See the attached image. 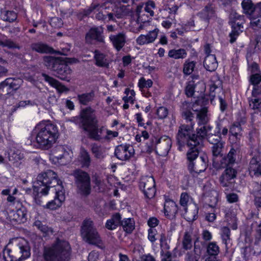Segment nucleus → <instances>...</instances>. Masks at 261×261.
Returning <instances> with one entry per match:
<instances>
[{"instance_id":"obj_17","label":"nucleus","mask_w":261,"mask_h":261,"mask_svg":"<svg viewBox=\"0 0 261 261\" xmlns=\"http://www.w3.org/2000/svg\"><path fill=\"white\" fill-rule=\"evenodd\" d=\"M239 152L238 148L231 147L227 156L222 158L220 165H215V166L218 168H225L226 166H232L236 163Z\"/></svg>"},{"instance_id":"obj_3","label":"nucleus","mask_w":261,"mask_h":261,"mask_svg":"<svg viewBox=\"0 0 261 261\" xmlns=\"http://www.w3.org/2000/svg\"><path fill=\"white\" fill-rule=\"evenodd\" d=\"M36 140L40 147L48 149L56 142L59 134L56 125L49 122H42L35 127Z\"/></svg>"},{"instance_id":"obj_55","label":"nucleus","mask_w":261,"mask_h":261,"mask_svg":"<svg viewBox=\"0 0 261 261\" xmlns=\"http://www.w3.org/2000/svg\"><path fill=\"white\" fill-rule=\"evenodd\" d=\"M125 94L126 96L123 97V100L125 103H128L129 101L133 103L134 100V96L135 92L134 90H130L128 88H126L125 90Z\"/></svg>"},{"instance_id":"obj_46","label":"nucleus","mask_w":261,"mask_h":261,"mask_svg":"<svg viewBox=\"0 0 261 261\" xmlns=\"http://www.w3.org/2000/svg\"><path fill=\"white\" fill-rule=\"evenodd\" d=\"M206 252L210 255L217 256L220 252L219 247L216 242H210L207 246Z\"/></svg>"},{"instance_id":"obj_47","label":"nucleus","mask_w":261,"mask_h":261,"mask_svg":"<svg viewBox=\"0 0 261 261\" xmlns=\"http://www.w3.org/2000/svg\"><path fill=\"white\" fill-rule=\"evenodd\" d=\"M12 93V90L5 80L0 84V97H4Z\"/></svg>"},{"instance_id":"obj_12","label":"nucleus","mask_w":261,"mask_h":261,"mask_svg":"<svg viewBox=\"0 0 261 261\" xmlns=\"http://www.w3.org/2000/svg\"><path fill=\"white\" fill-rule=\"evenodd\" d=\"M199 75H193L192 76L193 80L188 82L185 89V94L188 97H194L195 96L196 93H202L203 92L204 88L203 83H196L194 80L199 79Z\"/></svg>"},{"instance_id":"obj_27","label":"nucleus","mask_w":261,"mask_h":261,"mask_svg":"<svg viewBox=\"0 0 261 261\" xmlns=\"http://www.w3.org/2000/svg\"><path fill=\"white\" fill-rule=\"evenodd\" d=\"M12 219L19 223H24L27 221V211L24 207L17 209L12 213L10 216Z\"/></svg>"},{"instance_id":"obj_49","label":"nucleus","mask_w":261,"mask_h":261,"mask_svg":"<svg viewBox=\"0 0 261 261\" xmlns=\"http://www.w3.org/2000/svg\"><path fill=\"white\" fill-rule=\"evenodd\" d=\"M206 137L207 141L212 145L223 142L221 136L218 134L210 133Z\"/></svg>"},{"instance_id":"obj_48","label":"nucleus","mask_w":261,"mask_h":261,"mask_svg":"<svg viewBox=\"0 0 261 261\" xmlns=\"http://www.w3.org/2000/svg\"><path fill=\"white\" fill-rule=\"evenodd\" d=\"M65 150L62 146H58L52 151V156L54 159L57 160L62 159L64 155Z\"/></svg>"},{"instance_id":"obj_9","label":"nucleus","mask_w":261,"mask_h":261,"mask_svg":"<svg viewBox=\"0 0 261 261\" xmlns=\"http://www.w3.org/2000/svg\"><path fill=\"white\" fill-rule=\"evenodd\" d=\"M76 178L77 186L80 192L85 195H88L91 192L90 178L88 174L81 170H76L73 173Z\"/></svg>"},{"instance_id":"obj_2","label":"nucleus","mask_w":261,"mask_h":261,"mask_svg":"<svg viewBox=\"0 0 261 261\" xmlns=\"http://www.w3.org/2000/svg\"><path fill=\"white\" fill-rule=\"evenodd\" d=\"M30 255L29 243L23 238L12 239L3 250V258L5 261H20Z\"/></svg>"},{"instance_id":"obj_51","label":"nucleus","mask_w":261,"mask_h":261,"mask_svg":"<svg viewBox=\"0 0 261 261\" xmlns=\"http://www.w3.org/2000/svg\"><path fill=\"white\" fill-rule=\"evenodd\" d=\"M160 246L161 251V252H164L165 251H168L170 249V246L167 242V238L164 233L160 235Z\"/></svg>"},{"instance_id":"obj_44","label":"nucleus","mask_w":261,"mask_h":261,"mask_svg":"<svg viewBox=\"0 0 261 261\" xmlns=\"http://www.w3.org/2000/svg\"><path fill=\"white\" fill-rule=\"evenodd\" d=\"M1 17L4 21L13 22L17 17V14L13 11H4L1 12Z\"/></svg>"},{"instance_id":"obj_32","label":"nucleus","mask_w":261,"mask_h":261,"mask_svg":"<svg viewBox=\"0 0 261 261\" xmlns=\"http://www.w3.org/2000/svg\"><path fill=\"white\" fill-rule=\"evenodd\" d=\"M224 142H221L219 143H217L216 144H213L212 147V152L213 154V164L217 165V161H216V158L218 157H222V149L224 147Z\"/></svg>"},{"instance_id":"obj_60","label":"nucleus","mask_w":261,"mask_h":261,"mask_svg":"<svg viewBox=\"0 0 261 261\" xmlns=\"http://www.w3.org/2000/svg\"><path fill=\"white\" fill-rule=\"evenodd\" d=\"M261 82V75L258 73H255L251 75L250 77V82L253 86L258 85Z\"/></svg>"},{"instance_id":"obj_10","label":"nucleus","mask_w":261,"mask_h":261,"mask_svg":"<svg viewBox=\"0 0 261 261\" xmlns=\"http://www.w3.org/2000/svg\"><path fill=\"white\" fill-rule=\"evenodd\" d=\"M139 187L146 198L151 199L154 197L156 190L155 181L152 176L142 177L140 180Z\"/></svg>"},{"instance_id":"obj_4","label":"nucleus","mask_w":261,"mask_h":261,"mask_svg":"<svg viewBox=\"0 0 261 261\" xmlns=\"http://www.w3.org/2000/svg\"><path fill=\"white\" fill-rule=\"evenodd\" d=\"M80 126L85 131L88 133L90 138L95 141H99L101 139L102 128H99L94 110L90 107L82 111Z\"/></svg>"},{"instance_id":"obj_7","label":"nucleus","mask_w":261,"mask_h":261,"mask_svg":"<svg viewBox=\"0 0 261 261\" xmlns=\"http://www.w3.org/2000/svg\"><path fill=\"white\" fill-rule=\"evenodd\" d=\"M71 248L68 242L58 240L51 247L45 248L44 251L45 261H69Z\"/></svg>"},{"instance_id":"obj_41","label":"nucleus","mask_w":261,"mask_h":261,"mask_svg":"<svg viewBox=\"0 0 261 261\" xmlns=\"http://www.w3.org/2000/svg\"><path fill=\"white\" fill-rule=\"evenodd\" d=\"M182 248L186 250H190L192 247V236L189 232H185L182 240Z\"/></svg>"},{"instance_id":"obj_61","label":"nucleus","mask_w":261,"mask_h":261,"mask_svg":"<svg viewBox=\"0 0 261 261\" xmlns=\"http://www.w3.org/2000/svg\"><path fill=\"white\" fill-rule=\"evenodd\" d=\"M155 7V3L153 1H148L146 3L144 9L146 12L150 14V16H152L154 15L152 9H154Z\"/></svg>"},{"instance_id":"obj_19","label":"nucleus","mask_w":261,"mask_h":261,"mask_svg":"<svg viewBox=\"0 0 261 261\" xmlns=\"http://www.w3.org/2000/svg\"><path fill=\"white\" fill-rule=\"evenodd\" d=\"M109 39L113 46L119 51L124 46L126 42V35L123 32L116 34H111Z\"/></svg>"},{"instance_id":"obj_21","label":"nucleus","mask_w":261,"mask_h":261,"mask_svg":"<svg viewBox=\"0 0 261 261\" xmlns=\"http://www.w3.org/2000/svg\"><path fill=\"white\" fill-rule=\"evenodd\" d=\"M159 32V29H155L150 31L146 35H141L136 39L137 44L142 45L153 42L156 38Z\"/></svg>"},{"instance_id":"obj_15","label":"nucleus","mask_w":261,"mask_h":261,"mask_svg":"<svg viewBox=\"0 0 261 261\" xmlns=\"http://www.w3.org/2000/svg\"><path fill=\"white\" fill-rule=\"evenodd\" d=\"M226 169L220 176L219 181L224 187H227L231 184L230 180L237 176V171L232 166H226Z\"/></svg>"},{"instance_id":"obj_30","label":"nucleus","mask_w":261,"mask_h":261,"mask_svg":"<svg viewBox=\"0 0 261 261\" xmlns=\"http://www.w3.org/2000/svg\"><path fill=\"white\" fill-rule=\"evenodd\" d=\"M121 217L119 213H116L113 215L112 218L107 220L106 227L109 230H113L117 227L120 225L121 222Z\"/></svg>"},{"instance_id":"obj_62","label":"nucleus","mask_w":261,"mask_h":261,"mask_svg":"<svg viewBox=\"0 0 261 261\" xmlns=\"http://www.w3.org/2000/svg\"><path fill=\"white\" fill-rule=\"evenodd\" d=\"M254 203L258 211L261 210V190H258L256 193Z\"/></svg>"},{"instance_id":"obj_56","label":"nucleus","mask_w":261,"mask_h":261,"mask_svg":"<svg viewBox=\"0 0 261 261\" xmlns=\"http://www.w3.org/2000/svg\"><path fill=\"white\" fill-rule=\"evenodd\" d=\"M100 6V4L98 3L93 2L90 6L83 10V14L84 16H88L94 10L97 9L99 10L98 8Z\"/></svg>"},{"instance_id":"obj_28","label":"nucleus","mask_w":261,"mask_h":261,"mask_svg":"<svg viewBox=\"0 0 261 261\" xmlns=\"http://www.w3.org/2000/svg\"><path fill=\"white\" fill-rule=\"evenodd\" d=\"M31 48L33 50L40 54L53 53L54 52V50L51 47L42 42L32 43L31 45Z\"/></svg>"},{"instance_id":"obj_63","label":"nucleus","mask_w":261,"mask_h":261,"mask_svg":"<svg viewBox=\"0 0 261 261\" xmlns=\"http://www.w3.org/2000/svg\"><path fill=\"white\" fill-rule=\"evenodd\" d=\"M199 258V253H194L193 252H189L186 254V259L188 261H198Z\"/></svg>"},{"instance_id":"obj_22","label":"nucleus","mask_w":261,"mask_h":261,"mask_svg":"<svg viewBox=\"0 0 261 261\" xmlns=\"http://www.w3.org/2000/svg\"><path fill=\"white\" fill-rule=\"evenodd\" d=\"M248 171L249 175L253 177H261V163L253 157L250 161Z\"/></svg>"},{"instance_id":"obj_26","label":"nucleus","mask_w":261,"mask_h":261,"mask_svg":"<svg viewBox=\"0 0 261 261\" xmlns=\"http://www.w3.org/2000/svg\"><path fill=\"white\" fill-rule=\"evenodd\" d=\"M203 65L205 68L210 72L215 71L218 67L216 58L214 55H208L205 58Z\"/></svg>"},{"instance_id":"obj_53","label":"nucleus","mask_w":261,"mask_h":261,"mask_svg":"<svg viewBox=\"0 0 261 261\" xmlns=\"http://www.w3.org/2000/svg\"><path fill=\"white\" fill-rule=\"evenodd\" d=\"M216 92H219L220 94L223 95V90L219 88L216 85L213 84L210 86V94L209 96L211 101H212L215 97H217L216 95Z\"/></svg>"},{"instance_id":"obj_57","label":"nucleus","mask_w":261,"mask_h":261,"mask_svg":"<svg viewBox=\"0 0 261 261\" xmlns=\"http://www.w3.org/2000/svg\"><path fill=\"white\" fill-rule=\"evenodd\" d=\"M156 114L160 119H164L168 114V110L164 107H160L156 110Z\"/></svg>"},{"instance_id":"obj_29","label":"nucleus","mask_w":261,"mask_h":261,"mask_svg":"<svg viewBox=\"0 0 261 261\" xmlns=\"http://www.w3.org/2000/svg\"><path fill=\"white\" fill-rule=\"evenodd\" d=\"M45 66L47 69L55 71L61 60L60 58H56L52 56H45L43 58Z\"/></svg>"},{"instance_id":"obj_40","label":"nucleus","mask_w":261,"mask_h":261,"mask_svg":"<svg viewBox=\"0 0 261 261\" xmlns=\"http://www.w3.org/2000/svg\"><path fill=\"white\" fill-rule=\"evenodd\" d=\"M242 6L245 14L251 15L255 11V6H254L251 0H243L242 2Z\"/></svg>"},{"instance_id":"obj_43","label":"nucleus","mask_w":261,"mask_h":261,"mask_svg":"<svg viewBox=\"0 0 261 261\" xmlns=\"http://www.w3.org/2000/svg\"><path fill=\"white\" fill-rule=\"evenodd\" d=\"M242 128L239 123L233 124L229 128V133L235 138L236 140H239L241 137Z\"/></svg>"},{"instance_id":"obj_11","label":"nucleus","mask_w":261,"mask_h":261,"mask_svg":"<svg viewBox=\"0 0 261 261\" xmlns=\"http://www.w3.org/2000/svg\"><path fill=\"white\" fill-rule=\"evenodd\" d=\"M103 32V29L101 27L91 28L86 35V42L90 44L95 42L105 43L104 36L102 35Z\"/></svg>"},{"instance_id":"obj_8","label":"nucleus","mask_w":261,"mask_h":261,"mask_svg":"<svg viewBox=\"0 0 261 261\" xmlns=\"http://www.w3.org/2000/svg\"><path fill=\"white\" fill-rule=\"evenodd\" d=\"M81 233L83 240L89 244L98 246L101 244V237L94 226L93 221L90 219L85 220L83 222Z\"/></svg>"},{"instance_id":"obj_50","label":"nucleus","mask_w":261,"mask_h":261,"mask_svg":"<svg viewBox=\"0 0 261 261\" xmlns=\"http://www.w3.org/2000/svg\"><path fill=\"white\" fill-rule=\"evenodd\" d=\"M195 63L193 62H186L184 65L183 72L186 75L191 74L194 71Z\"/></svg>"},{"instance_id":"obj_33","label":"nucleus","mask_w":261,"mask_h":261,"mask_svg":"<svg viewBox=\"0 0 261 261\" xmlns=\"http://www.w3.org/2000/svg\"><path fill=\"white\" fill-rule=\"evenodd\" d=\"M91 151L94 157L99 160L103 159L105 158L106 149L105 147L98 145L96 143L91 145Z\"/></svg>"},{"instance_id":"obj_52","label":"nucleus","mask_w":261,"mask_h":261,"mask_svg":"<svg viewBox=\"0 0 261 261\" xmlns=\"http://www.w3.org/2000/svg\"><path fill=\"white\" fill-rule=\"evenodd\" d=\"M249 106L253 110L259 111L261 108V99L252 97L249 99Z\"/></svg>"},{"instance_id":"obj_54","label":"nucleus","mask_w":261,"mask_h":261,"mask_svg":"<svg viewBox=\"0 0 261 261\" xmlns=\"http://www.w3.org/2000/svg\"><path fill=\"white\" fill-rule=\"evenodd\" d=\"M8 158L10 161L17 162L21 159V156L19 153V151H15L14 150L10 149L8 152Z\"/></svg>"},{"instance_id":"obj_5","label":"nucleus","mask_w":261,"mask_h":261,"mask_svg":"<svg viewBox=\"0 0 261 261\" xmlns=\"http://www.w3.org/2000/svg\"><path fill=\"white\" fill-rule=\"evenodd\" d=\"M186 146L188 147L186 153L188 170L191 173H199L205 170L208 162L206 155H201L198 158L199 152L203 147L186 143Z\"/></svg>"},{"instance_id":"obj_31","label":"nucleus","mask_w":261,"mask_h":261,"mask_svg":"<svg viewBox=\"0 0 261 261\" xmlns=\"http://www.w3.org/2000/svg\"><path fill=\"white\" fill-rule=\"evenodd\" d=\"M79 161L83 167L88 168L91 164V157L89 152L83 147L80 150Z\"/></svg>"},{"instance_id":"obj_35","label":"nucleus","mask_w":261,"mask_h":261,"mask_svg":"<svg viewBox=\"0 0 261 261\" xmlns=\"http://www.w3.org/2000/svg\"><path fill=\"white\" fill-rule=\"evenodd\" d=\"M121 226L126 232L130 233L135 229V221L132 218H125L121 220Z\"/></svg>"},{"instance_id":"obj_36","label":"nucleus","mask_w":261,"mask_h":261,"mask_svg":"<svg viewBox=\"0 0 261 261\" xmlns=\"http://www.w3.org/2000/svg\"><path fill=\"white\" fill-rule=\"evenodd\" d=\"M187 55L185 49L180 48L178 49H171L169 51L168 56L174 59H184Z\"/></svg>"},{"instance_id":"obj_20","label":"nucleus","mask_w":261,"mask_h":261,"mask_svg":"<svg viewBox=\"0 0 261 261\" xmlns=\"http://www.w3.org/2000/svg\"><path fill=\"white\" fill-rule=\"evenodd\" d=\"M55 72H56V75L61 80H68L71 70L64 61H62Z\"/></svg>"},{"instance_id":"obj_39","label":"nucleus","mask_w":261,"mask_h":261,"mask_svg":"<svg viewBox=\"0 0 261 261\" xmlns=\"http://www.w3.org/2000/svg\"><path fill=\"white\" fill-rule=\"evenodd\" d=\"M99 8H101L100 11L103 13L105 17L107 19V21H116V17L119 18L118 14H116L113 12H109L107 10V8L105 7L104 5H100Z\"/></svg>"},{"instance_id":"obj_42","label":"nucleus","mask_w":261,"mask_h":261,"mask_svg":"<svg viewBox=\"0 0 261 261\" xmlns=\"http://www.w3.org/2000/svg\"><path fill=\"white\" fill-rule=\"evenodd\" d=\"M221 237L223 243L227 248V245L230 242V230L227 227H223L221 229Z\"/></svg>"},{"instance_id":"obj_59","label":"nucleus","mask_w":261,"mask_h":261,"mask_svg":"<svg viewBox=\"0 0 261 261\" xmlns=\"http://www.w3.org/2000/svg\"><path fill=\"white\" fill-rule=\"evenodd\" d=\"M251 26L255 30L261 29V15L257 18H253L251 20Z\"/></svg>"},{"instance_id":"obj_64","label":"nucleus","mask_w":261,"mask_h":261,"mask_svg":"<svg viewBox=\"0 0 261 261\" xmlns=\"http://www.w3.org/2000/svg\"><path fill=\"white\" fill-rule=\"evenodd\" d=\"M94 182L95 186L98 187V190L101 192L104 189V184L103 181L99 177H95Z\"/></svg>"},{"instance_id":"obj_24","label":"nucleus","mask_w":261,"mask_h":261,"mask_svg":"<svg viewBox=\"0 0 261 261\" xmlns=\"http://www.w3.org/2000/svg\"><path fill=\"white\" fill-rule=\"evenodd\" d=\"M42 75L46 82H48L52 87L55 88L60 93L66 92L69 90L67 88L53 77L49 76L45 73H42Z\"/></svg>"},{"instance_id":"obj_37","label":"nucleus","mask_w":261,"mask_h":261,"mask_svg":"<svg viewBox=\"0 0 261 261\" xmlns=\"http://www.w3.org/2000/svg\"><path fill=\"white\" fill-rule=\"evenodd\" d=\"M12 92L18 89L23 83L21 79L7 78L5 80Z\"/></svg>"},{"instance_id":"obj_23","label":"nucleus","mask_w":261,"mask_h":261,"mask_svg":"<svg viewBox=\"0 0 261 261\" xmlns=\"http://www.w3.org/2000/svg\"><path fill=\"white\" fill-rule=\"evenodd\" d=\"M239 20L238 21L234 20L233 23H231L232 31L230 33V37L231 38L230 42L233 43L235 41L236 37L239 34V31L241 29L243 28L242 25L245 22L244 16L239 17Z\"/></svg>"},{"instance_id":"obj_14","label":"nucleus","mask_w":261,"mask_h":261,"mask_svg":"<svg viewBox=\"0 0 261 261\" xmlns=\"http://www.w3.org/2000/svg\"><path fill=\"white\" fill-rule=\"evenodd\" d=\"M52 193H55L56 196L54 200L48 202L46 207L50 210H55L61 206L62 203L65 200V196L64 190L62 186H58L56 189H53Z\"/></svg>"},{"instance_id":"obj_1","label":"nucleus","mask_w":261,"mask_h":261,"mask_svg":"<svg viewBox=\"0 0 261 261\" xmlns=\"http://www.w3.org/2000/svg\"><path fill=\"white\" fill-rule=\"evenodd\" d=\"M194 105L185 101L181 108L182 118L190 124H181L176 135L178 149L182 151L186 143L203 147V140L210 134L212 127L206 124L208 121L207 109H194Z\"/></svg>"},{"instance_id":"obj_38","label":"nucleus","mask_w":261,"mask_h":261,"mask_svg":"<svg viewBox=\"0 0 261 261\" xmlns=\"http://www.w3.org/2000/svg\"><path fill=\"white\" fill-rule=\"evenodd\" d=\"M94 93L93 92H91L79 95L77 96V98L80 103L84 105H87L94 99Z\"/></svg>"},{"instance_id":"obj_34","label":"nucleus","mask_w":261,"mask_h":261,"mask_svg":"<svg viewBox=\"0 0 261 261\" xmlns=\"http://www.w3.org/2000/svg\"><path fill=\"white\" fill-rule=\"evenodd\" d=\"M201 14L203 18L207 20L216 18L215 8L212 4L206 5L202 11Z\"/></svg>"},{"instance_id":"obj_6","label":"nucleus","mask_w":261,"mask_h":261,"mask_svg":"<svg viewBox=\"0 0 261 261\" xmlns=\"http://www.w3.org/2000/svg\"><path fill=\"white\" fill-rule=\"evenodd\" d=\"M58 185L62 186L54 171L47 170L39 174L37 177L36 185L34 186V191L37 193L35 197V200L37 201L40 193L46 195L48 191H53V189H56Z\"/></svg>"},{"instance_id":"obj_58","label":"nucleus","mask_w":261,"mask_h":261,"mask_svg":"<svg viewBox=\"0 0 261 261\" xmlns=\"http://www.w3.org/2000/svg\"><path fill=\"white\" fill-rule=\"evenodd\" d=\"M63 24L62 19L57 17H53L50 20V24L55 28H60Z\"/></svg>"},{"instance_id":"obj_16","label":"nucleus","mask_w":261,"mask_h":261,"mask_svg":"<svg viewBox=\"0 0 261 261\" xmlns=\"http://www.w3.org/2000/svg\"><path fill=\"white\" fill-rule=\"evenodd\" d=\"M190 197L186 193H182L180 195V204L184 207L185 211V217L187 220L189 222H193L197 218L198 210L195 206L193 207V211L192 213L187 211V205L189 201Z\"/></svg>"},{"instance_id":"obj_13","label":"nucleus","mask_w":261,"mask_h":261,"mask_svg":"<svg viewBox=\"0 0 261 261\" xmlns=\"http://www.w3.org/2000/svg\"><path fill=\"white\" fill-rule=\"evenodd\" d=\"M155 140L156 153L161 156L167 155L172 145L171 139L167 136H163L159 139L155 138Z\"/></svg>"},{"instance_id":"obj_45","label":"nucleus","mask_w":261,"mask_h":261,"mask_svg":"<svg viewBox=\"0 0 261 261\" xmlns=\"http://www.w3.org/2000/svg\"><path fill=\"white\" fill-rule=\"evenodd\" d=\"M33 225L44 233L47 234L49 231H52L51 228L46 225V222L45 221H41L39 220H35Z\"/></svg>"},{"instance_id":"obj_25","label":"nucleus","mask_w":261,"mask_h":261,"mask_svg":"<svg viewBox=\"0 0 261 261\" xmlns=\"http://www.w3.org/2000/svg\"><path fill=\"white\" fill-rule=\"evenodd\" d=\"M94 53L95 64L98 67L109 68V61L106 58V56L97 50H95Z\"/></svg>"},{"instance_id":"obj_18","label":"nucleus","mask_w":261,"mask_h":261,"mask_svg":"<svg viewBox=\"0 0 261 261\" xmlns=\"http://www.w3.org/2000/svg\"><path fill=\"white\" fill-rule=\"evenodd\" d=\"M134 153L132 146L127 145H120L117 146L115 150V155L119 160L126 161L128 160Z\"/></svg>"}]
</instances>
